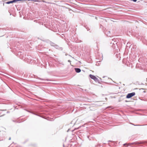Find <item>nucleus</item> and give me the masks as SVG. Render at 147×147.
<instances>
[{
  "instance_id": "nucleus-1",
  "label": "nucleus",
  "mask_w": 147,
  "mask_h": 147,
  "mask_svg": "<svg viewBox=\"0 0 147 147\" xmlns=\"http://www.w3.org/2000/svg\"><path fill=\"white\" fill-rule=\"evenodd\" d=\"M89 76L90 77V78H91L93 80L96 82H99V80L98 79V78H97L95 76L92 74H90L89 75Z\"/></svg>"
},
{
  "instance_id": "nucleus-2",
  "label": "nucleus",
  "mask_w": 147,
  "mask_h": 147,
  "mask_svg": "<svg viewBox=\"0 0 147 147\" xmlns=\"http://www.w3.org/2000/svg\"><path fill=\"white\" fill-rule=\"evenodd\" d=\"M135 94V92H132L131 93H130L128 94L126 96V98H129L131 97H132L134 96Z\"/></svg>"
},
{
  "instance_id": "nucleus-3",
  "label": "nucleus",
  "mask_w": 147,
  "mask_h": 147,
  "mask_svg": "<svg viewBox=\"0 0 147 147\" xmlns=\"http://www.w3.org/2000/svg\"><path fill=\"white\" fill-rule=\"evenodd\" d=\"M143 142H133L132 143H129L128 144V145H130L131 144H135V145H138L140 144H143Z\"/></svg>"
},
{
  "instance_id": "nucleus-4",
  "label": "nucleus",
  "mask_w": 147,
  "mask_h": 147,
  "mask_svg": "<svg viewBox=\"0 0 147 147\" xmlns=\"http://www.w3.org/2000/svg\"><path fill=\"white\" fill-rule=\"evenodd\" d=\"M17 0H13L12 1H9L5 3L6 4H9L10 3H15L17 2ZM5 3H3V5L4 6Z\"/></svg>"
},
{
  "instance_id": "nucleus-5",
  "label": "nucleus",
  "mask_w": 147,
  "mask_h": 147,
  "mask_svg": "<svg viewBox=\"0 0 147 147\" xmlns=\"http://www.w3.org/2000/svg\"><path fill=\"white\" fill-rule=\"evenodd\" d=\"M75 69L76 72L77 73H79L81 71L80 69L79 68H75Z\"/></svg>"
},
{
  "instance_id": "nucleus-6",
  "label": "nucleus",
  "mask_w": 147,
  "mask_h": 147,
  "mask_svg": "<svg viewBox=\"0 0 147 147\" xmlns=\"http://www.w3.org/2000/svg\"><path fill=\"white\" fill-rule=\"evenodd\" d=\"M51 46H54V47H58V45H55V44L53 43H51Z\"/></svg>"
},
{
  "instance_id": "nucleus-7",
  "label": "nucleus",
  "mask_w": 147,
  "mask_h": 147,
  "mask_svg": "<svg viewBox=\"0 0 147 147\" xmlns=\"http://www.w3.org/2000/svg\"><path fill=\"white\" fill-rule=\"evenodd\" d=\"M108 33H107V36H110V31H108Z\"/></svg>"
},
{
  "instance_id": "nucleus-8",
  "label": "nucleus",
  "mask_w": 147,
  "mask_h": 147,
  "mask_svg": "<svg viewBox=\"0 0 147 147\" xmlns=\"http://www.w3.org/2000/svg\"><path fill=\"white\" fill-rule=\"evenodd\" d=\"M29 1H34L35 2H38V0H29Z\"/></svg>"
},
{
  "instance_id": "nucleus-9",
  "label": "nucleus",
  "mask_w": 147,
  "mask_h": 147,
  "mask_svg": "<svg viewBox=\"0 0 147 147\" xmlns=\"http://www.w3.org/2000/svg\"><path fill=\"white\" fill-rule=\"evenodd\" d=\"M31 113H32V114L38 116L37 114H36V113H33V112H31Z\"/></svg>"
},
{
  "instance_id": "nucleus-10",
  "label": "nucleus",
  "mask_w": 147,
  "mask_h": 147,
  "mask_svg": "<svg viewBox=\"0 0 147 147\" xmlns=\"http://www.w3.org/2000/svg\"><path fill=\"white\" fill-rule=\"evenodd\" d=\"M107 108H113V107L112 106H109L107 107Z\"/></svg>"
},
{
  "instance_id": "nucleus-11",
  "label": "nucleus",
  "mask_w": 147,
  "mask_h": 147,
  "mask_svg": "<svg viewBox=\"0 0 147 147\" xmlns=\"http://www.w3.org/2000/svg\"><path fill=\"white\" fill-rule=\"evenodd\" d=\"M39 79L41 80H45L44 79H42V78H39Z\"/></svg>"
},
{
  "instance_id": "nucleus-12",
  "label": "nucleus",
  "mask_w": 147,
  "mask_h": 147,
  "mask_svg": "<svg viewBox=\"0 0 147 147\" xmlns=\"http://www.w3.org/2000/svg\"><path fill=\"white\" fill-rule=\"evenodd\" d=\"M131 1H133L134 2H136V1L137 0H131Z\"/></svg>"
},
{
  "instance_id": "nucleus-13",
  "label": "nucleus",
  "mask_w": 147,
  "mask_h": 147,
  "mask_svg": "<svg viewBox=\"0 0 147 147\" xmlns=\"http://www.w3.org/2000/svg\"><path fill=\"white\" fill-rule=\"evenodd\" d=\"M86 28L87 30L88 31L90 29L88 28Z\"/></svg>"
},
{
  "instance_id": "nucleus-14",
  "label": "nucleus",
  "mask_w": 147,
  "mask_h": 147,
  "mask_svg": "<svg viewBox=\"0 0 147 147\" xmlns=\"http://www.w3.org/2000/svg\"><path fill=\"white\" fill-rule=\"evenodd\" d=\"M42 1L43 2H44V3H46V2L45 1H44L43 0H42Z\"/></svg>"
},
{
  "instance_id": "nucleus-15",
  "label": "nucleus",
  "mask_w": 147,
  "mask_h": 147,
  "mask_svg": "<svg viewBox=\"0 0 147 147\" xmlns=\"http://www.w3.org/2000/svg\"><path fill=\"white\" fill-rule=\"evenodd\" d=\"M126 144H126V143L124 144H123V145H124H124H126Z\"/></svg>"
},
{
  "instance_id": "nucleus-16",
  "label": "nucleus",
  "mask_w": 147,
  "mask_h": 147,
  "mask_svg": "<svg viewBox=\"0 0 147 147\" xmlns=\"http://www.w3.org/2000/svg\"><path fill=\"white\" fill-rule=\"evenodd\" d=\"M133 125H135V126H138V125H134V124H133Z\"/></svg>"
},
{
  "instance_id": "nucleus-17",
  "label": "nucleus",
  "mask_w": 147,
  "mask_h": 147,
  "mask_svg": "<svg viewBox=\"0 0 147 147\" xmlns=\"http://www.w3.org/2000/svg\"><path fill=\"white\" fill-rule=\"evenodd\" d=\"M11 137H9V140H11Z\"/></svg>"
},
{
  "instance_id": "nucleus-18",
  "label": "nucleus",
  "mask_w": 147,
  "mask_h": 147,
  "mask_svg": "<svg viewBox=\"0 0 147 147\" xmlns=\"http://www.w3.org/2000/svg\"><path fill=\"white\" fill-rule=\"evenodd\" d=\"M68 61H69V62H70V61L69 60H68Z\"/></svg>"
},
{
  "instance_id": "nucleus-19",
  "label": "nucleus",
  "mask_w": 147,
  "mask_h": 147,
  "mask_svg": "<svg viewBox=\"0 0 147 147\" xmlns=\"http://www.w3.org/2000/svg\"><path fill=\"white\" fill-rule=\"evenodd\" d=\"M1 116H0V117H1Z\"/></svg>"
}]
</instances>
